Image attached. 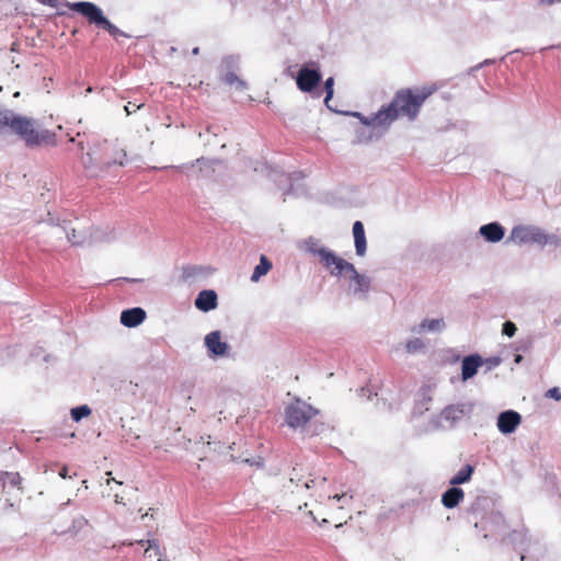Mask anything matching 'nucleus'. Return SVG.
<instances>
[{
	"instance_id": "obj_32",
	"label": "nucleus",
	"mask_w": 561,
	"mask_h": 561,
	"mask_svg": "<svg viewBox=\"0 0 561 561\" xmlns=\"http://www.w3.org/2000/svg\"><path fill=\"white\" fill-rule=\"evenodd\" d=\"M141 106H142V104L136 105V104H133L131 102H129L125 106V111H126L127 115H130V114L135 113L137 110H139Z\"/></svg>"
},
{
	"instance_id": "obj_44",
	"label": "nucleus",
	"mask_w": 561,
	"mask_h": 561,
	"mask_svg": "<svg viewBox=\"0 0 561 561\" xmlns=\"http://www.w3.org/2000/svg\"><path fill=\"white\" fill-rule=\"evenodd\" d=\"M159 561H162L161 559H159Z\"/></svg>"
},
{
	"instance_id": "obj_14",
	"label": "nucleus",
	"mask_w": 561,
	"mask_h": 561,
	"mask_svg": "<svg viewBox=\"0 0 561 561\" xmlns=\"http://www.w3.org/2000/svg\"><path fill=\"white\" fill-rule=\"evenodd\" d=\"M482 365V359L479 355H470L463 358L461 365V377L462 380H468L472 378L478 368Z\"/></svg>"
},
{
	"instance_id": "obj_23",
	"label": "nucleus",
	"mask_w": 561,
	"mask_h": 561,
	"mask_svg": "<svg viewBox=\"0 0 561 561\" xmlns=\"http://www.w3.org/2000/svg\"><path fill=\"white\" fill-rule=\"evenodd\" d=\"M91 414V409L88 405H80L71 409V417L79 422L81 419L87 417Z\"/></svg>"
},
{
	"instance_id": "obj_34",
	"label": "nucleus",
	"mask_w": 561,
	"mask_h": 561,
	"mask_svg": "<svg viewBox=\"0 0 561 561\" xmlns=\"http://www.w3.org/2000/svg\"><path fill=\"white\" fill-rule=\"evenodd\" d=\"M42 4L48 5L51 8H56L58 5L59 0H38Z\"/></svg>"
},
{
	"instance_id": "obj_8",
	"label": "nucleus",
	"mask_w": 561,
	"mask_h": 561,
	"mask_svg": "<svg viewBox=\"0 0 561 561\" xmlns=\"http://www.w3.org/2000/svg\"><path fill=\"white\" fill-rule=\"evenodd\" d=\"M554 236H548L542 229L536 226L519 225L515 226L508 237V241L515 244H538L546 245L551 240H556Z\"/></svg>"
},
{
	"instance_id": "obj_28",
	"label": "nucleus",
	"mask_w": 561,
	"mask_h": 561,
	"mask_svg": "<svg viewBox=\"0 0 561 561\" xmlns=\"http://www.w3.org/2000/svg\"><path fill=\"white\" fill-rule=\"evenodd\" d=\"M516 331H517V328H516L515 323H513L512 321L504 322L503 330H502L503 334L512 337L516 333Z\"/></svg>"
},
{
	"instance_id": "obj_7",
	"label": "nucleus",
	"mask_w": 561,
	"mask_h": 561,
	"mask_svg": "<svg viewBox=\"0 0 561 561\" xmlns=\"http://www.w3.org/2000/svg\"><path fill=\"white\" fill-rule=\"evenodd\" d=\"M66 5L84 18L91 23L95 24L103 30L107 31L114 38H118L121 36L127 37V34L121 31L117 26H115L113 23H111L103 14V11L94 3L81 1V2H75L69 3L67 2Z\"/></svg>"
},
{
	"instance_id": "obj_22",
	"label": "nucleus",
	"mask_w": 561,
	"mask_h": 561,
	"mask_svg": "<svg viewBox=\"0 0 561 561\" xmlns=\"http://www.w3.org/2000/svg\"><path fill=\"white\" fill-rule=\"evenodd\" d=\"M445 328L443 319L424 320L420 323V331H442Z\"/></svg>"
},
{
	"instance_id": "obj_39",
	"label": "nucleus",
	"mask_w": 561,
	"mask_h": 561,
	"mask_svg": "<svg viewBox=\"0 0 561 561\" xmlns=\"http://www.w3.org/2000/svg\"><path fill=\"white\" fill-rule=\"evenodd\" d=\"M20 481H21V478L18 473L12 476V480H11L12 484L16 485L20 483Z\"/></svg>"
},
{
	"instance_id": "obj_42",
	"label": "nucleus",
	"mask_w": 561,
	"mask_h": 561,
	"mask_svg": "<svg viewBox=\"0 0 561 561\" xmlns=\"http://www.w3.org/2000/svg\"><path fill=\"white\" fill-rule=\"evenodd\" d=\"M522 360V356L520 355H517L516 358H515V362L516 363H519Z\"/></svg>"
},
{
	"instance_id": "obj_20",
	"label": "nucleus",
	"mask_w": 561,
	"mask_h": 561,
	"mask_svg": "<svg viewBox=\"0 0 561 561\" xmlns=\"http://www.w3.org/2000/svg\"><path fill=\"white\" fill-rule=\"evenodd\" d=\"M221 81L227 85L234 87L237 90H245L247 82L242 80L237 73L233 71H228L221 77Z\"/></svg>"
},
{
	"instance_id": "obj_19",
	"label": "nucleus",
	"mask_w": 561,
	"mask_h": 561,
	"mask_svg": "<svg viewBox=\"0 0 561 561\" xmlns=\"http://www.w3.org/2000/svg\"><path fill=\"white\" fill-rule=\"evenodd\" d=\"M466 412L467 410L465 404H451L444 409L443 416L446 420L456 421L461 419Z\"/></svg>"
},
{
	"instance_id": "obj_38",
	"label": "nucleus",
	"mask_w": 561,
	"mask_h": 561,
	"mask_svg": "<svg viewBox=\"0 0 561 561\" xmlns=\"http://www.w3.org/2000/svg\"><path fill=\"white\" fill-rule=\"evenodd\" d=\"M8 477H10V473L0 471V486L4 484L5 478Z\"/></svg>"
},
{
	"instance_id": "obj_31",
	"label": "nucleus",
	"mask_w": 561,
	"mask_h": 561,
	"mask_svg": "<svg viewBox=\"0 0 561 561\" xmlns=\"http://www.w3.org/2000/svg\"><path fill=\"white\" fill-rule=\"evenodd\" d=\"M331 522L335 523V527H341L347 520L346 519L342 520L341 518H335V517L331 516ZM325 523H330V519L323 517L322 518V524H325Z\"/></svg>"
},
{
	"instance_id": "obj_33",
	"label": "nucleus",
	"mask_w": 561,
	"mask_h": 561,
	"mask_svg": "<svg viewBox=\"0 0 561 561\" xmlns=\"http://www.w3.org/2000/svg\"><path fill=\"white\" fill-rule=\"evenodd\" d=\"M560 2H561V0H539L538 4L541 7H550L556 3H560Z\"/></svg>"
},
{
	"instance_id": "obj_17",
	"label": "nucleus",
	"mask_w": 561,
	"mask_h": 561,
	"mask_svg": "<svg viewBox=\"0 0 561 561\" xmlns=\"http://www.w3.org/2000/svg\"><path fill=\"white\" fill-rule=\"evenodd\" d=\"M465 497V493L459 488H450L442 495V503L446 508L456 507Z\"/></svg>"
},
{
	"instance_id": "obj_29",
	"label": "nucleus",
	"mask_w": 561,
	"mask_h": 561,
	"mask_svg": "<svg viewBox=\"0 0 561 561\" xmlns=\"http://www.w3.org/2000/svg\"><path fill=\"white\" fill-rule=\"evenodd\" d=\"M546 397L554 399L556 401H559V400H561V392H560L559 388L553 387L546 392Z\"/></svg>"
},
{
	"instance_id": "obj_40",
	"label": "nucleus",
	"mask_w": 561,
	"mask_h": 561,
	"mask_svg": "<svg viewBox=\"0 0 561 561\" xmlns=\"http://www.w3.org/2000/svg\"><path fill=\"white\" fill-rule=\"evenodd\" d=\"M192 54L193 55H198L199 54V47L193 48Z\"/></svg>"
},
{
	"instance_id": "obj_2",
	"label": "nucleus",
	"mask_w": 561,
	"mask_h": 561,
	"mask_svg": "<svg viewBox=\"0 0 561 561\" xmlns=\"http://www.w3.org/2000/svg\"><path fill=\"white\" fill-rule=\"evenodd\" d=\"M437 90L436 83L401 88L394 93L392 100L388 104L382 105L373 116L366 117L359 113H356L355 116L364 125L386 131L400 117L414 122L419 117L426 100Z\"/></svg>"
},
{
	"instance_id": "obj_43",
	"label": "nucleus",
	"mask_w": 561,
	"mask_h": 561,
	"mask_svg": "<svg viewBox=\"0 0 561 561\" xmlns=\"http://www.w3.org/2000/svg\"><path fill=\"white\" fill-rule=\"evenodd\" d=\"M148 515H149V513H148V512H147V513H145V514L142 515V518L147 517Z\"/></svg>"
},
{
	"instance_id": "obj_13",
	"label": "nucleus",
	"mask_w": 561,
	"mask_h": 561,
	"mask_svg": "<svg viewBox=\"0 0 561 561\" xmlns=\"http://www.w3.org/2000/svg\"><path fill=\"white\" fill-rule=\"evenodd\" d=\"M195 306L198 310L209 311L217 307V294L214 290H202L196 300Z\"/></svg>"
},
{
	"instance_id": "obj_24",
	"label": "nucleus",
	"mask_w": 561,
	"mask_h": 561,
	"mask_svg": "<svg viewBox=\"0 0 561 561\" xmlns=\"http://www.w3.org/2000/svg\"><path fill=\"white\" fill-rule=\"evenodd\" d=\"M68 241L73 245H80L84 241V236L81 231H77L76 229H71V231L67 232Z\"/></svg>"
},
{
	"instance_id": "obj_5",
	"label": "nucleus",
	"mask_w": 561,
	"mask_h": 561,
	"mask_svg": "<svg viewBox=\"0 0 561 561\" xmlns=\"http://www.w3.org/2000/svg\"><path fill=\"white\" fill-rule=\"evenodd\" d=\"M126 160V151L117 144L107 140L103 141L96 157L90 152L82 157V163L91 175H98L99 172L106 171L114 165L123 167Z\"/></svg>"
},
{
	"instance_id": "obj_21",
	"label": "nucleus",
	"mask_w": 561,
	"mask_h": 561,
	"mask_svg": "<svg viewBox=\"0 0 561 561\" xmlns=\"http://www.w3.org/2000/svg\"><path fill=\"white\" fill-rule=\"evenodd\" d=\"M473 473V468L470 465L462 467L451 479L450 484L458 485L470 480Z\"/></svg>"
},
{
	"instance_id": "obj_35",
	"label": "nucleus",
	"mask_w": 561,
	"mask_h": 561,
	"mask_svg": "<svg viewBox=\"0 0 561 561\" xmlns=\"http://www.w3.org/2000/svg\"><path fill=\"white\" fill-rule=\"evenodd\" d=\"M145 542L148 543V548L146 549V553L149 551L150 548L152 547H156L158 549V546L154 545V541L153 540H139L138 543L139 545H144Z\"/></svg>"
},
{
	"instance_id": "obj_1",
	"label": "nucleus",
	"mask_w": 561,
	"mask_h": 561,
	"mask_svg": "<svg viewBox=\"0 0 561 561\" xmlns=\"http://www.w3.org/2000/svg\"><path fill=\"white\" fill-rule=\"evenodd\" d=\"M280 493L285 500L297 503L299 510L308 506V499L319 504L336 500L343 503L339 510H343L353 500V495L347 492L334 491L328 479L316 476L312 466L306 461H296L289 468L282 480Z\"/></svg>"
},
{
	"instance_id": "obj_18",
	"label": "nucleus",
	"mask_w": 561,
	"mask_h": 561,
	"mask_svg": "<svg viewBox=\"0 0 561 561\" xmlns=\"http://www.w3.org/2000/svg\"><path fill=\"white\" fill-rule=\"evenodd\" d=\"M273 267L272 262L264 254L260 257V263L255 266L253 274L251 276V280L256 283L260 278L266 275Z\"/></svg>"
},
{
	"instance_id": "obj_41",
	"label": "nucleus",
	"mask_w": 561,
	"mask_h": 561,
	"mask_svg": "<svg viewBox=\"0 0 561 561\" xmlns=\"http://www.w3.org/2000/svg\"><path fill=\"white\" fill-rule=\"evenodd\" d=\"M115 502L116 503H122V499H119V496L117 494H115Z\"/></svg>"
},
{
	"instance_id": "obj_12",
	"label": "nucleus",
	"mask_w": 561,
	"mask_h": 561,
	"mask_svg": "<svg viewBox=\"0 0 561 561\" xmlns=\"http://www.w3.org/2000/svg\"><path fill=\"white\" fill-rule=\"evenodd\" d=\"M146 319V312L141 308H131L121 313V322L127 328H135Z\"/></svg>"
},
{
	"instance_id": "obj_9",
	"label": "nucleus",
	"mask_w": 561,
	"mask_h": 561,
	"mask_svg": "<svg viewBox=\"0 0 561 561\" xmlns=\"http://www.w3.org/2000/svg\"><path fill=\"white\" fill-rule=\"evenodd\" d=\"M311 66L300 68L296 76V84L301 92L313 93L319 98L322 92L316 91V89L321 82L322 76L317 64H311Z\"/></svg>"
},
{
	"instance_id": "obj_4",
	"label": "nucleus",
	"mask_w": 561,
	"mask_h": 561,
	"mask_svg": "<svg viewBox=\"0 0 561 561\" xmlns=\"http://www.w3.org/2000/svg\"><path fill=\"white\" fill-rule=\"evenodd\" d=\"M313 253L320 257V263L327 268L332 276L340 277L348 275L351 279V288L355 294H366L370 287V279L364 274H359L355 266L336 255L333 251L327 248L313 250Z\"/></svg>"
},
{
	"instance_id": "obj_30",
	"label": "nucleus",
	"mask_w": 561,
	"mask_h": 561,
	"mask_svg": "<svg viewBox=\"0 0 561 561\" xmlns=\"http://www.w3.org/2000/svg\"><path fill=\"white\" fill-rule=\"evenodd\" d=\"M202 84H203V80L195 78V76H192V78L187 81V85L193 89H198L202 87Z\"/></svg>"
},
{
	"instance_id": "obj_3",
	"label": "nucleus",
	"mask_w": 561,
	"mask_h": 561,
	"mask_svg": "<svg viewBox=\"0 0 561 561\" xmlns=\"http://www.w3.org/2000/svg\"><path fill=\"white\" fill-rule=\"evenodd\" d=\"M7 129L22 139L27 147L56 144L55 134L48 129L39 128L33 118L16 115L10 110H0V133Z\"/></svg>"
},
{
	"instance_id": "obj_11",
	"label": "nucleus",
	"mask_w": 561,
	"mask_h": 561,
	"mask_svg": "<svg viewBox=\"0 0 561 561\" xmlns=\"http://www.w3.org/2000/svg\"><path fill=\"white\" fill-rule=\"evenodd\" d=\"M205 345L215 356H222L228 351V344L221 341L219 331H213L205 336Z\"/></svg>"
},
{
	"instance_id": "obj_36",
	"label": "nucleus",
	"mask_w": 561,
	"mask_h": 561,
	"mask_svg": "<svg viewBox=\"0 0 561 561\" xmlns=\"http://www.w3.org/2000/svg\"><path fill=\"white\" fill-rule=\"evenodd\" d=\"M359 394L363 396V397H367V399H369L371 392H370L369 389L363 387V388L359 389Z\"/></svg>"
},
{
	"instance_id": "obj_26",
	"label": "nucleus",
	"mask_w": 561,
	"mask_h": 561,
	"mask_svg": "<svg viewBox=\"0 0 561 561\" xmlns=\"http://www.w3.org/2000/svg\"><path fill=\"white\" fill-rule=\"evenodd\" d=\"M333 85H334V79L332 77L328 78L324 82V90H325V98L324 103L328 107H330L329 102L333 98Z\"/></svg>"
},
{
	"instance_id": "obj_27",
	"label": "nucleus",
	"mask_w": 561,
	"mask_h": 561,
	"mask_svg": "<svg viewBox=\"0 0 561 561\" xmlns=\"http://www.w3.org/2000/svg\"><path fill=\"white\" fill-rule=\"evenodd\" d=\"M423 346H424V344H423L422 340L413 339V340L408 341V343H407V351L409 353H416L420 350H422Z\"/></svg>"
},
{
	"instance_id": "obj_15",
	"label": "nucleus",
	"mask_w": 561,
	"mask_h": 561,
	"mask_svg": "<svg viewBox=\"0 0 561 561\" xmlns=\"http://www.w3.org/2000/svg\"><path fill=\"white\" fill-rule=\"evenodd\" d=\"M480 233L489 242H499L503 239L505 230L499 222H491L480 228Z\"/></svg>"
},
{
	"instance_id": "obj_16",
	"label": "nucleus",
	"mask_w": 561,
	"mask_h": 561,
	"mask_svg": "<svg viewBox=\"0 0 561 561\" xmlns=\"http://www.w3.org/2000/svg\"><path fill=\"white\" fill-rule=\"evenodd\" d=\"M353 236L355 242L356 254L359 256L365 255L366 253V236L365 229L362 221H355L353 225Z\"/></svg>"
},
{
	"instance_id": "obj_25",
	"label": "nucleus",
	"mask_w": 561,
	"mask_h": 561,
	"mask_svg": "<svg viewBox=\"0 0 561 561\" xmlns=\"http://www.w3.org/2000/svg\"><path fill=\"white\" fill-rule=\"evenodd\" d=\"M203 162V159H196L195 161L193 162H190V163H184V164H181V165H178V167H173L178 172L180 173H183V174H190L191 171H193L198 164H201Z\"/></svg>"
},
{
	"instance_id": "obj_6",
	"label": "nucleus",
	"mask_w": 561,
	"mask_h": 561,
	"mask_svg": "<svg viewBox=\"0 0 561 561\" xmlns=\"http://www.w3.org/2000/svg\"><path fill=\"white\" fill-rule=\"evenodd\" d=\"M318 414V409L301 399H295L286 407L284 412L285 423L294 431H300L301 433L311 426Z\"/></svg>"
},
{
	"instance_id": "obj_10",
	"label": "nucleus",
	"mask_w": 561,
	"mask_h": 561,
	"mask_svg": "<svg viewBox=\"0 0 561 561\" xmlns=\"http://www.w3.org/2000/svg\"><path fill=\"white\" fill-rule=\"evenodd\" d=\"M522 416L519 413L513 410L502 412L497 417L499 431L503 434L513 433L516 427L520 424Z\"/></svg>"
},
{
	"instance_id": "obj_37",
	"label": "nucleus",
	"mask_w": 561,
	"mask_h": 561,
	"mask_svg": "<svg viewBox=\"0 0 561 561\" xmlns=\"http://www.w3.org/2000/svg\"><path fill=\"white\" fill-rule=\"evenodd\" d=\"M59 477L62 478V479H67V478H70L68 476V468L66 466H64L60 471H59Z\"/></svg>"
}]
</instances>
